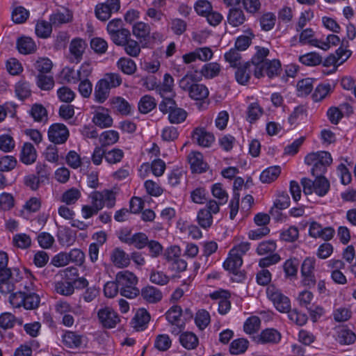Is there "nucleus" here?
Listing matches in <instances>:
<instances>
[{
	"instance_id": "obj_61",
	"label": "nucleus",
	"mask_w": 356,
	"mask_h": 356,
	"mask_svg": "<svg viewBox=\"0 0 356 356\" xmlns=\"http://www.w3.org/2000/svg\"><path fill=\"white\" fill-rule=\"evenodd\" d=\"M269 50L265 47H257V51L251 59L250 63L252 65H260L264 63L266 57L268 55Z\"/></svg>"
},
{
	"instance_id": "obj_31",
	"label": "nucleus",
	"mask_w": 356,
	"mask_h": 356,
	"mask_svg": "<svg viewBox=\"0 0 356 356\" xmlns=\"http://www.w3.org/2000/svg\"><path fill=\"white\" fill-rule=\"evenodd\" d=\"M355 334L349 329L342 327L338 331L337 341L341 344L349 345L355 342Z\"/></svg>"
},
{
	"instance_id": "obj_26",
	"label": "nucleus",
	"mask_w": 356,
	"mask_h": 356,
	"mask_svg": "<svg viewBox=\"0 0 356 356\" xmlns=\"http://www.w3.org/2000/svg\"><path fill=\"white\" fill-rule=\"evenodd\" d=\"M250 63L247 62L243 65L237 67L235 72V78L239 84L245 85L249 81L250 78Z\"/></svg>"
},
{
	"instance_id": "obj_35",
	"label": "nucleus",
	"mask_w": 356,
	"mask_h": 356,
	"mask_svg": "<svg viewBox=\"0 0 356 356\" xmlns=\"http://www.w3.org/2000/svg\"><path fill=\"white\" fill-rule=\"evenodd\" d=\"M248 341L243 338L235 339L230 344L229 351L232 355L242 354L248 349Z\"/></svg>"
},
{
	"instance_id": "obj_63",
	"label": "nucleus",
	"mask_w": 356,
	"mask_h": 356,
	"mask_svg": "<svg viewBox=\"0 0 356 356\" xmlns=\"http://www.w3.org/2000/svg\"><path fill=\"white\" fill-rule=\"evenodd\" d=\"M15 147V141L12 136L8 134L0 136V149L4 152H9Z\"/></svg>"
},
{
	"instance_id": "obj_50",
	"label": "nucleus",
	"mask_w": 356,
	"mask_h": 356,
	"mask_svg": "<svg viewBox=\"0 0 356 356\" xmlns=\"http://www.w3.org/2000/svg\"><path fill=\"white\" fill-rule=\"evenodd\" d=\"M261 321L259 317L253 316L248 318L244 323V331L248 334L257 332L260 327Z\"/></svg>"
},
{
	"instance_id": "obj_2",
	"label": "nucleus",
	"mask_w": 356,
	"mask_h": 356,
	"mask_svg": "<svg viewBox=\"0 0 356 356\" xmlns=\"http://www.w3.org/2000/svg\"><path fill=\"white\" fill-rule=\"evenodd\" d=\"M116 282L121 296L127 298H134L140 294V290L136 287L137 277L129 270L120 271L116 275Z\"/></svg>"
},
{
	"instance_id": "obj_57",
	"label": "nucleus",
	"mask_w": 356,
	"mask_h": 356,
	"mask_svg": "<svg viewBox=\"0 0 356 356\" xmlns=\"http://www.w3.org/2000/svg\"><path fill=\"white\" fill-rule=\"evenodd\" d=\"M276 243L273 241L261 242L257 248V252L259 255L271 254L276 250Z\"/></svg>"
},
{
	"instance_id": "obj_38",
	"label": "nucleus",
	"mask_w": 356,
	"mask_h": 356,
	"mask_svg": "<svg viewBox=\"0 0 356 356\" xmlns=\"http://www.w3.org/2000/svg\"><path fill=\"white\" fill-rule=\"evenodd\" d=\"M52 27L54 26L50 22L39 21L35 25V33L40 38H47L50 36Z\"/></svg>"
},
{
	"instance_id": "obj_37",
	"label": "nucleus",
	"mask_w": 356,
	"mask_h": 356,
	"mask_svg": "<svg viewBox=\"0 0 356 356\" xmlns=\"http://www.w3.org/2000/svg\"><path fill=\"white\" fill-rule=\"evenodd\" d=\"M299 61L307 66H315L322 63V57L316 52H309L300 56Z\"/></svg>"
},
{
	"instance_id": "obj_45",
	"label": "nucleus",
	"mask_w": 356,
	"mask_h": 356,
	"mask_svg": "<svg viewBox=\"0 0 356 356\" xmlns=\"http://www.w3.org/2000/svg\"><path fill=\"white\" fill-rule=\"evenodd\" d=\"M220 71V67L217 63H209L202 67L200 72L205 78L211 79L216 76Z\"/></svg>"
},
{
	"instance_id": "obj_32",
	"label": "nucleus",
	"mask_w": 356,
	"mask_h": 356,
	"mask_svg": "<svg viewBox=\"0 0 356 356\" xmlns=\"http://www.w3.org/2000/svg\"><path fill=\"white\" fill-rule=\"evenodd\" d=\"M29 113L36 122H42L44 120V121L47 120V111L42 104H33Z\"/></svg>"
},
{
	"instance_id": "obj_6",
	"label": "nucleus",
	"mask_w": 356,
	"mask_h": 356,
	"mask_svg": "<svg viewBox=\"0 0 356 356\" xmlns=\"http://www.w3.org/2000/svg\"><path fill=\"white\" fill-rule=\"evenodd\" d=\"M97 317L102 326L106 329L115 327L120 321L117 312L110 307L100 308L97 312Z\"/></svg>"
},
{
	"instance_id": "obj_19",
	"label": "nucleus",
	"mask_w": 356,
	"mask_h": 356,
	"mask_svg": "<svg viewBox=\"0 0 356 356\" xmlns=\"http://www.w3.org/2000/svg\"><path fill=\"white\" fill-rule=\"evenodd\" d=\"M142 297L148 302L156 303L162 298L161 291L152 286H147L141 290Z\"/></svg>"
},
{
	"instance_id": "obj_52",
	"label": "nucleus",
	"mask_w": 356,
	"mask_h": 356,
	"mask_svg": "<svg viewBox=\"0 0 356 356\" xmlns=\"http://www.w3.org/2000/svg\"><path fill=\"white\" fill-rule=\"evenodd\" d=\"M211 193L214 197L218 200L220 204H225L228 200V194L222 188V186L220 183L213 184L211 187Z\"/></svg>"
},
{
	"instance_id": "obj_47",
	"label": "nucleus",
	"mask_w": 356,
	"mask_h": 356,
	"mask_svg": "<svg viewBox=\"0 0 356 356\" xmlns=\"http://www.w3.org/2000/svg\"><path fill=\"white\" fill-rule=\"evenodd\" d=\"M13 243L19 248L26 249L31 246V239L26 234H17L13 236Z\"/></svg>"
},
{
	"instance_id": "obj_17",
	"label": "nucleus",
	"mask_w": 356,
	"mask_h": 356,
	"mask_svg": "<svg viewBox=\"0 0 356 356\" xmlns=\"http://www.w3.org/2000/svg\"><path fill=\"white\" fill-rule=\"evenodd\" d=\"M150 320V315L144 309H139L132 320L133 327L138 331L143 330Z\"/></svg>"
},
{
	"instance_id": "obj_49",
	"label": "nucleus",
	"mask_w": 356,
	"mask_h": 356,
	"mask_svg": "<svg viewBox=\"0 0 356 356\" xmlns=\"http://www.w3.org/2000/svg\"><path fill=\"white\" fill-rule=\"evenodd\" d=\"M149 243L147 236L143 232L132 235L129 245H134L137 249H143Z\"/></svg>"
},
{
	"instance_id": "obj_7",
	"label": "nucleus",
	"mask_w": 356,
	"mask_h": 356,
	"mask_svg": "<svg viewBox=\"0 0 356 356\" xmlns=\"http://www.w3.org/2000/svg\"><path fill=\"white\" fill-rule=\"evenodd\" d=\"M351 51L347 49L343 46H340L334 54H330L323 61V65L325 67L334 66V70L338 66L346 62L351 56Z\"/></svg>"
},
{
	"instance_id": "obj_11",
	"label": "nucleus",
	"mask_w": 356,
	"mask_h": 356,
	"mask_svg": "<svg viewBox=\"0 0 356 356\" xmlns=\"http://www.w3.org/2000/svg\"><path fill=\"white\" fill-rule=\"evenodd\" d=\"M73 20V13L69 9L56 11L49 16V21L54 27H60L63 24L72 22Z\"/></svg>"
},
{
	"instance_id": "obj_55",
	"label": "nucleus",
	"mask_w": 356,
	"mask_h": 356,
	"mask_svg": "<svg viewBox=\"0 0 356 356\" xmlns=\"http://www.w3.org/2000/svg\"><path fill=\"white\" fill-rule=\"evenodd\" d=\"M29 16V12L22 6L15 8L12 13V19L16 24L24 23Z\"/></svg>"
},
{
	"instance_id": "obj_5",
	"label": "nucleus",
	"mask_w": 356,
	"mask_h": 356,
	"mask_svg": "<svg viewBox=\"0 0 356 356\" xmlns=\"http://www.w3.org/2000/svg\"><path fill=\"white\" fill-rule=\"evenodd\" d=\"M120 8V0H106L104 3H99L95 6V16L101 21H106L113 13H117Z\"/></svg>"
},
{
	"instance_id": "obj_15",
	"label": "nucleus",
	"mask_w": 356,
	"mask_h": 356,
	"mask_svg": "<svg viewBox=\"0 0 356 356\" xmlns=\"http://www.w3.org/2000/svg\"><path fill=\"white\" fill-rule=\"evenodd\" d=\"M36 158L37 152L34 146L30 143H25L20 152V161L26 165H30L36 161Z\"/></svg>"
},
{
	"instance_id": "obj_59",
	"label": "nucleus",
	"mask_w": 356,
	"mask_h": 356,
	"mask_svg": "<svg viewBox=\"0 0 356 356\" xmlns=\"http://www.w3.org/2000/svg\"><path fill=\"white\" fill-rule=\"evenodd\" d=\"M124 156V152L120 149L114 148L111 151L106 152L105 160L111 163H119Z\"/></svg>"
},
{
	"instance_id": "obj_10",
	"label": "nucleus",
	"mask_w": 356,
	"mask_h": 356,
	"mask_svg": "<svg viewBox=\"0 0 356 356\" xmlns=\"http://www.w3.org/2000/svg\"><path fill=\"white\" fill-rule=\"evenodd\" d=\"M209 92L206 86L202 83H196L188 92L189 97L195 101L199 109L205 108L204 100L207 99Z\"/></svg>"
},
{
	"instance_id": "obj_3",
	"label": "nucleus",
	"mask_w": 356,
	"mask_h": 356,
	"mask_svg": "<svg viewBox=\"0 0 356 356\" xmlns=\"http://www.w3.org/2000/svg\"><path fill=\"white\" fill-rule=\"evenodd\" d=\"M301 184L305 195H311L315 193L318 196L323 197L327 193L330 189V182L323 175L316 177L314 181L306 177L302 178Z\"/></svg>"
},
{
	"instance_id": "obj_62",
	"label": "nucleus",
	"mask_w": 356,
	"mask_h": 356,
	"mask_svg": "<svg viewBox=\"0 0 356 356\" xmlns=\"http://www.w3.org/2000/svg\"><path fill=\"white\" fill-rule=\"evenodd\" d=\"M170 29L177 35L182 34L186 29V23L179 18L171 19L169 24Z\"/></svg>"
},
{
	"instance_id": "obj_40",
	"label": "nucleus",
	"mask_w": 356,
	"mask_h": 356,
	"mask_svg": "<svg viewBox=\"0 0 356 356\" xmlns=\"http://www.w3.org/2000/svg\"><path fill=\"white\" fill-rule=\"evenodd\" d=\"M264 65L265 72L269 78L277 76L281 71V63L278 60H266Z\"/></svg>"
},
{
	"instance_id": "obj_28",
	"label": "nucleus",
	"mask_w": 356,
	"mask_h": 356,
	"mask_svg": "<svg viewBox=\"0 0 356 356\" xmlns=\"http://www.w3.org/2000/svg\"><path fill=\"white\" fill-rule=\"evenodd\" d=\"M280 172L281 168L278 165L268 168L260 175V180L263 183H270L279 177Z\"/></svg>"
},
{
	"instance_id": "obj_23",
	"label": "nucleus",
	"mask_w": 356,
	"mask_h": 356,
	"mask_svg": "<svg viewBox=\"0 0 356 356\" xmlns=\"http://www.w3.org/2000/svg\"><path fill=\"white\" fill-rule=\"evenodd\" d=\"M248 46H234L229 52L225 54L226 61L230 63L232 67H236L240 63L241 58L239 51H245Z\"/></svg>"
},
{
	"instance_id": "obj_25",
	"label": "nucleus",
	"mask_w": 356,
	"mask_h": 356,
	"mask_svg": "<svg viewBox=\"0 0 356 356\" xmlns=\"http://www.w3.org/2000/svg\"><path fill=\"white\" fill-rule=\"evenodd\" d=\"M116 65L120 70L127 75H131L136 71V65L135 62L129 58H120L118 60Z\"/></svg>"
},
{
	"instance_id": "obj_56",
	"label": "nucleus",
	"mask_w": 356,
	"mask_h": 356,
	"mask_svg": "<svg viewBox=\"0 0 356 356\" xmlns=\"http://www.w3.org/2000/svg\"><path fill=\"white\" fill-rule=\"evenodd\" d=\"M197 326L201 329H204L210 323V315L206 310H199L195 318Z\"/></svg>"
},
{
	"instance_id": "obj_21",
	"label": "nucleus",
	"mask_w": 356,
	"mask_h": 356,
	"mask_svg": "<svg viewBox=\"0 0 356 356\" xmlns=\"http://www.w3.org/2000/svg\"><path fill=\"white\" fill-rule=\"evenodd\" d=\"M245 17L243 11L237 8H230L227 15V22L232 26L236 27L244 23Z\"/></svg>"
},
{
	"instance_id": "obj_14",
	"label": "nucleus",
	"mask_w": 356,
	"mask_h": 356,
	"mask_svg": "<svg viewBox=\"0 0 356 356\" xmlns=\"http://www.w3.org/2000/svg\"><path fill=\"white\" fill-rule=\"evenodd\" d=\"M32 283L24 286V308L26 309H35L38 307L40 302V296L32 291Z\"/></svg>"
},
{
	"instance_id": "obj_27",
	"label": "nucleus",
	"mask_w": 356,
	"mask_h": 356,
	"mask_svg": "<svg viewBox=\"0 0 356 356\" xmlns=\"http://www.w3.org/2000/svg\"><path fill=\"white\" fill-rule=\"evenodd\" d=\"M179 341L183 347L188 350H193L198 345V339L193 332H186L179 337Z\"/></svg>"
},
{
	"instance_id": "obj_42",
	"label": "nucleus",
	"mask_w": 356,
	"mask_h": 356,
	"mask_svg": "<svg viewBox=\"0 0 356 356\" xmlns=\"http://www.w3.org/2000/svg\"><path fill=\"white\" fill-rule=\"evenodd\" d=\"M187 117V113L181 108L175 106L168 115V119L172 124H179L184 122Z\"/></svg>"
},
{
	"instance_id": "obj_48",
	"label": "nucleus",
	"mask_w": 356,
	"mask_h": 356,
	"mask_svg": "<svg viewBox=\"0 0 356 356\" xmlns=\"http://www.w3.org/2000/svg\"><path fill=\"white\" fill-rule=\"evenodd\" d=\"M81 197V192L79 189L72 188L66 191L62 195V202L66 204H74Z\"/></svg>"
},
{
	"instance_id": "obj_22",
	"label": "nucleus",
	"mask_w": 356,
	"mask_h": 356,
	"mask_svg": "<svg viewBox=\"0 0 356 356\" xmlns=\"http://www.w3.org/2000/svg\"><path fill=\"white\" fill-rule=\"evenodd\" d=\"M63 342L70 348H79L82 343V336L76 332L67 331L63 336Z\"/></svg>"
},
{
	"instance_id": "obj_46",
	"label": "nucleus",
	"mask_w": 356,
	"mask_h": 356,
	"mask_svg": "<svg viewBox=\"0 0 356 356\" xmlns=\"http://www.w3.org/2000/svg\"><path fill=\"white\" fill-rule=\"evenodd\" d=\"M276 22V16L273 13L264 14L260 18V26L262 30L268 31L273 29Z\"/></svg>"
},
{
	"instance_id": "obj_41",
	"label": "nucleus",
	"mask_w": 356,
	"mask_h": 356,
	"mask_svg": "<svg viewBox=\"0 0 356 356\" xmlns=\"http://www.w3.org/2000/svg\"><path fill=\"white\" fill-rule=\"evenodd\" d=\"M209 212L207 209H202L197 213V219L198 224L204 229L210 227L212 225L213 216Z\"/></svg>"
},
{
	"instance_id": "obj_34",
	"label": "nucleus",
	"mask_w": 356,
	"mask_h": 356,
	"mask_svg": "<svg viewBox=\"0 0 356 356\" xmlns=\"http://www.w3.org/2000/svg\"><path fill=\"white\" fill-rule=\"evenodd\" d=\"M112 104L115 109H116L122 115H129L131 113V106L124 98L120 97H114L112 99Z\"/></svg>"
},
{
	"instance_id": "obj_53",
	"label": "nucleus",
	"mask_w": 356,
	"mask_h": 356,
	"mask_svg": "<svg viewBox=\"0 0 356 356\" xmlns=\"http://www.w3.org/2000/svg\"><path fill=\"white\" fill-rule=\"evenodd\" d=\"M8 257L6 252L0 251V280L11 276V270L7 268Z\"/></svg>"
},
{
	"instance_id": "obj_36",
	"label": "nucleus",
	"mask_w": 356,
	"mask_h": 356,
	"mask_svg": "<svg viewBox=\"0 0 356 356\" xmlns=\"http://www.w3.org/2000/svg\"><path fill=\"white\" fill-rule=\"evenodd\" d=\"M55 291L62 296H69L74 293V286L70 281H60L55 283Z\"/></svg>"
},
{
	"instance_id": "obj_9",
	"label": "nucleus",
	"mask_w": 356,
	"mask_h": 356,
	"mask_svg": "<svg viewBox=\"0 0 356 356\" xmlns=\"http://www.w3.org/2000/svg\"><path fill=\"white\" fill-rule=\"evenodd\" d=\"M182 310L181 307L174 305L165 314V318L168 321L177 327L174 328L172 333L178 334L181 329L184 328L185 322L181 320Z\"/></svg>"
},
{
	"instance_id": "obj_33",
	"label": "nucleus",
	"mask_w": 356,
	"mask_h": 356,
	"mask_svg": "<svg viewBox=\"0 0 356 356\" xmlns=\"http://www.w3.org/2000/svg\"><path fill=\"white\" fill-rule=\"evenodd\" d=\"M118 139L119 134L116 131L108 130L104 131L101 134L99 137V142L101 143V146L104 147L113 145L118 140Z\"/></svg>"
},
{
	"instance_id": "obj_4",
	"label": "nucleus",
	"mask_w": 356,
	"mask_h": 356,
	"mask_svg": "<svg viewBox=\"0 0 356 356\" xmlns=\"http://www.w3.org/2000/svg\"><path fill=\"white\" fill-rule=\"evenodd\" d=\"M266 293L268 298L273 302L279 312L282 313L289 312L291 309L290 300L280 289L273 285H270L266 289Z\"/></svg>"
},
{
	"instance_id": "obj_64",
	"label": "nucleus",
	"mask_w": 356,
	"mask_h": 356,
	"mask_svg": "<svg viewBox=\"0 0 356 356\" xmlns=\"http://www.w3.org/2000/svg\"><path fill=\"white\" fill-rule=\"evenodd\" d=\"M299 231L296 227L291 226L286 230H284L280 234V238L282 241L286 242H293L298 238Z\"/></svg>"
},
{
	"instance_id": "obj_43",
	"label": "nucleus",
	"mask_w": 356,
	"mask_h": 356,
	"mask_svg": "<svg viewBox=\"0 0 356 356\" xmlns=\"http://www.w3.org/2000/svg\"><path fill=\"white\" fill-rule=\"evenodd\" d=\"M130 31L128 29L123 28L110 37L115 44H129L128 43L130 40Z\"/></svg>"
},
{
	"instance_id": "obj_54",
	"label": "nucleus",
	"mask_w": 356,
	"mask_h": 356,
	"mask_svg": "<svg viewBox=\"0 0 356 356\" xmlns=\"http://www.w3.org/2000/svg\"><path fill=\"white\" fill-rule=\"evenodd\" d=\"M17 163V159L14 156H3L0 158V171H10L15 168Z\"/></svg>"
},
{
	"instance_id": "obj_58",
	"label": "nucleus",
	"mask_w": 356,
	"mask_h": 356,
	"mask_svg": "<svg viewBox=\"0 0 356 356\" xmlns=\"http://www.w3.org/2000/svg\"><path fill=\"white\" fill-rule=\"evenodd\" d=\"M68 59L71 63H78L82 58L84 46H70Z\"/></svg>"
},
{
	"instance_id": "obj_29",
	"label": "nucleus",
	"mask_w": 356,
	"mask_h": 356,
	"mask_svg": "<svg viewBox=\"0 0 356 356\" xmlns=\"http://www.w3.org/2000/svg\"><path fill=\"white\" fill-rule=\"evenodd\" d=\"M156 106L155 99L150 95H145L138 102V110L141 113H148Z\"/></svg>"
},
{
	"instance_id": "obj_30",
	"label": "nucleus",
	"mask_w": 356,
	"mask_h": 356,
	"mask_svg": "<svg viewBox=\"0 0 356 356\" xmlns=\"http://www.w3.org/2000/svg\"><path fill=\"white\" fill-rule=\"evenodd\" d=\"M281 339V335L276 330L273 328L263 330L259 336V341L264 343H277Z\"/></svg>"
},
{
	"instance_id": "obj_60",
	"label": "nucleus",
	"mask_w": 356,
	"mask_h": 356,
	"mask_svg": "<svg viewBox=\"0 0 356 356\" xmlns=\"http://www.w3.org/2000/svg\"><path fill=\"white\" fill-rule=\"evenodd\" d=\"M37 84L42 90H49L54 86V81L52 76L38 74L37 76Z\"/></svg>"
},
{
	"instance_id": "obj_39",
	"label": "nucleus",
	"mask_w": 356,
	"mask_h": 356,
	"mask_svg": "<svg viewBox=\"0 0 356 356\" xmlns=\"http://www.w3.org/2000/svg\"><path fill=\"white\" fill-rule=\"evenodd\" d=\"M92 122L95 125L104 129L112 125L113 119L108 113H97L92 118Z\"/></svg>"
},
{
	"instance_id": "obj_51",
	"label": "nucleus",
	"mask_w": 356,
	"mask_h": 356,
	"mask_svg": "<svg viewBox=\"0 0 356 356\" xmlns=\"http://www.w3.org/2000/svg\"><path fill=\"white\" fill-rule=\"evenodd\" d=\"M63 79L67 83H76L81 80V71L75 72L71 67H66L61 72Z\"/></svg>"
},
{
	"instance_id": "obj_8",
	"label": "nucleus",
	"mask_w": 356,
	"mask_h": 356,
	"mask_svg": "<svg viewBox=\"0 0 356 356\" xmlns=\"http://www.w3.org/2000/svg\"><path fill=\"white\" fill-rule=\"evenodd\" d=\"M48 137L54 144H63L69 137V131L63 124L56 123L49 127Z\"/></svg>"
},
{
	"instance_id": "obj_16",
	"label": "nucleus",
	"mask_w": 356,
	"mask_h": 356,
	"mask_svg": "<svg viewBox=\"0 0 356 356\" xmlns=\"http://www.w3.org/2000/svg\"><path fill=\"white\" fill-rule=\"evenodd\" d=\"M111 259L114 265L118 268H125L130 264L129 256L120 248L113 250Z\"/></svg>"
},
{
	"instance_id": "obj_44",
	"label": "nucleus",
	"mask_w": 356,
	"mask_h": 356,
	"mask_svg": "<svg viewBox=\"0 0 356 356\" xmlns=\"http://www.w3.org/2000/svg\"><path fill=\"white\" fill-rule=\"evenodd\" d=\"M262 113V108L257 103H252L248 107L247 120L252 123L257 120Z\"/></svg>"
},
{
	"instance_id": "obj_20",
	"label": "nucleus",
	"mask_w": 356,
	"mask_h": 356,
	"mask_svg": "<svg viewBox=\"0 0 356 356\" xmlns=\"http://www.w3.org/2000/svg\"><path fill=\"white\" fill-rule=\"evenodd\" d=\"M110 87L102 79L99 80L95 88V101L99 103H103L108 97L110 92Z\"/></svg>"
},
{
	"instance_id": "obj_24",
	"label": "nucleus",
	"mask_w": 356,
	"mask_h": 356,
	"mask_svg": "<svg viewBox=\"0 0 356 356\" xmlns=\"http://www.w3.org/2000/svg\"><path fill=\"white\" fill-rule=\"evenodd\" d=\"M243 264V259L240 256L230 255L223 263V267L225 270L237 274L238 269Z\"/></svg>"
},
{
	"instance_id": "obj_13",
	"label": "nucleus",
	"mask_w": 356,
	"mask_h": 356,
	"mask_svg": "<svg viewBox=\"0 0 356 356\" xmlns=\"http://www.w3.org/2000/svg\"><path fill=\"white\" fill-rule=\"evenodd\" d=\"M188 160L193 172L202 173L205 172L208 168V165L203 161V156L200 152L190 153Z\"/></svg>"
},
{
	"instance_id": "obj_1",
	"label": "nucleus",
	"mask_w": 356,
	"mask_h": 356,
	"mask_svg": "<svg viewBox=\"0 0 356 356\" xmlns=\"http://www.w3.org/2000/svg\"><path fill=\"white\" fill-rule=\"evenodd\" d=\"M332 162V158L331 154L325 151L312 152L308 154L305 158V164L312 165L311 172L314 177L323 175Z\"/></svg>"
},
{
	"instance_id": "obj_18",
	"label": "nucleus",
	"mask_w": 356,
	"mask_h": 356,
	"mask_svg": "<svg viewBox=\"0 0 356 356\" xmlns=\"http://www.w3.org/2000/svg\"><path fill=\"white\" fill-rule=\"evenodd\" d=\"M150 26L143 22H137L132 26L133 35L140 40V42L145 41L149 36Z\"/></svg>"
},
{
	"instance_id": "obj_12",
	"label": "nucleus",
	"mask_w": 356,
	"mask_h": 356,
	"mask_svg": "<svg viewBox=\"0 0 356 356\" xmlns=\"http://www.w3.org/2000/svg\"><path fill=\"white\" fill-rule=\"evenodd\" d=\"M192 140L200 146L208 147L213 143L214 136L204 128H196L193 132Z\"/></svg>"
}]
</instances>
